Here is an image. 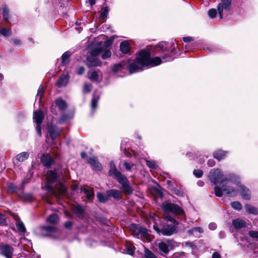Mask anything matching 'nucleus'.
Segmentation results:
<instances>
[{"label": "nucleus", "mask_w": 258, "mask_h": 258, "mask_svg": "<svg viewBox=\"0 0 258 258\" xmlns=\"http://www.w3.org/2000/svg\"><path fill=\"white\" fill-rule=\"evenodd\" d=\"M173 58L168 55L162 57L151 58L148 51L143 50L141 51L134 62L128 66V70L131 74L141 71L143 67H154L159 65L162 62L172 60Z\"/></svg>", "instance_id": "nucleus-1"}, {"label": "nucleus", "mask_w": 258, "mask_h": 258, "mask_svg": "<svg viewBox=\"0 0 258 258\" xmlns=\"http://www.w3.org/2000/svg\"><path fill=\"white\" fill-rule=\"evenodd\" d=\"M57 177L56 174L54 172L51 170L48 171L46 174L47 181L43 187V188L47 190L50 195L55 197L64 195L67 190L64 185L60 182L57 183L56 184L55 189L50 185V184L54 182Z\"/></svg>", "instance_id": "nucleus-2"}, {"label": "nucleus", "mask_w": 258, "mask_h": 258, "mask_svg": "<svg viewBox=\"0 0 258 258\" xmlns=\"http://www.w3.org/2000/svg\"><path fill=\"white\" fill-rule=\"evenodd\" d=\"M164 220L166 225L161 229L156 224L153 226L154 229L157 233L164 236H170L177 231V226L178 223L169 215H164Z\"/></svg>", "instance_id": "nucleus-3"}, {"label": "nucleus", "mask_w": 258, "mask_h": 258, "mask_svg": "<svg viewBox=\"0 0 258 258\" xmlns=\"http://www.w3.org/2000/svg\"><path fill=\"white\" fill-rule=\"evenodd\" d=\"M222 184L221 187L216 186L215 187L214 191L216 196L221 197L223 194H225L229 196L234 197L237 195V186L236 187H234L233 185L235 184L228 178L227 181Z\"/></svg>", "instance_id": "nucleus-4"}, {"label": "nucleus", "mask_w": 258, "mask_h": 258, "mask_svg": "<svg viewBox=\"0 0 258 258\" xmlns=\"http://www.w3.org/2000/svg\"><path fill=\"white\" fill-rule=\"evenodd\" d=\"M209 179L210 181L215 184H221L227 181L228 179L222 173L221 169L219 168L213 169L210 172Z\"/></svg>", "instance_id": "nucleus-5"}, {"label": "nucleus", "mask_w": 258, "mask_h": 258, "mask_svg": "<svg viewBox=\"0 0 258 258\" xmlns=\"http://www.w3.org/2000/svg\"><path fill=\"white\" fill-rule=\"evenodd\" d=\"M162 209L166 215L168 213H171L176 215H182L183 214V210L178 205L170 202H165L162 205Z\"/></svg>", "instance_id": "nucleus-6"}, {"label": "nucleus", "mask_w": 258, "mask_h": 258, "mask_svg": "<svg viewBox=\"0 0 258 258\" xmlns=\"http://www.w3.org/2000/svg\"><path fill=\"white\" fill-rule=\"evenodd\" d=\"M101 50L96 48L87 56L86 64L88 67H94L101 65V62L96 56L101 53Z\"/></svg>", "instance_id": "nucleus-7"}, {"label": "nucleus", "mask_w": 258, "mask_h": 258, "mask_svg": "<svg viewBox=\"0 0 258 258\" xmlns=\"http://www.w3.org/2000/svg\"><path fill=\"white\" fill-rule=\"evenodd\" d=\"M176 245V243L171 239H167L158 243L159 250L164 254H167L171 249H172Z\"/></svg>", "instance_id": "nucleus-8"}, {"label": "nucleus", "mask_w": 258, "mask_h": 258, "mask_svg": "<svg viewBox=\"0 0 258 258\" xmlns=\"http://www.w3.org/2000/svg\"><path fill=\"white\" fill-rule=\"evenodd\" d=\"M117 181L121 185V190L126 195H131L133 193V189L129 185V181L125 176H123Z\"/></svg>", "instance_id": "nucleus-9"}, {"label": "nucleus", "mask_w": 258, "mask_h": 258, "mask_svg": "<svg viewBox=\"0 0 258 258\" xmlns=\"http://www.w3.org/2000/svg\"><path fill=\"white\" fill-rule=\"evenodd\" d=\"M231 8V0H221V3L218 6V12L220 19H223V12L229 11Z\"/></svg>", "instance_id": "nucleus-10"}, {"label": "nucleus", "mask_w": 258, "mask_h": 258, "mask_svg": "<svg viewBox=\"0 0 258 258\" xmlns=\"http://www.w3.org/2000/svg\"><path fill=\"white\" fill-rule=\"evenodd\" d=\"M240 192L242 198L246 200H248L250 199V194L248 189L245 188L242 185L237 186V192Z\"/></svg>", "instance_id": "nucleus-11"}, {"label": "nucleus", "mask_w": 258, "mask_h": 258, "mask_svg": "<svg viewBox=\"0 0 258 258\" xmlns=\"http://www.w3.org/2000/svg\"><path fill=\"white\" fill-rule=\"evenodd\" d=\"M0 250L2 254L5 255L7 258H11L13 252V248L12 247L8 245H5L0 247Z\"/></svg>", "instance_id": "nucleus-12"}, {"label": "nucleus", "mask_w": 258, "mask_h": 258, "mask_svg": "<svg viewBox=\"0 0 258 258\" xmlns=\"http://www.w3.org/2000/svg\"><path fill=\"white\" fill-rule=\"evenodd\" d=\"M89 163L92 168L95 170L100 171L102 170V166L95 157L90 158L88 160Z\"/></svg>", "instance_id": "nucleus-13"}, {"label": "nucleus", "mask_w": 258, "mask_h": 258, "mask_svg": "<svg viewBox=\"0 0 258 258\" xmlns=\"http://www.w3.org/2000/svg\"><path fill=\"white\" fill-rule=\"evenodd\" d=\"M33 119L36 124H41L44 119L43 112L40 110H36L33 112Z\"/></svg>", "instance_id": "nucleus-14"}, {"label": "nucleus", "mask_w": 258, "mask_h": 258, "mask_svg": "<svg viewBox=\"0 0 258 258\" xmlns=\"http://www.w3.org/2000/svg\"><path fill=\"white\" fill-rule=\"evenodd\" d=\"M108 174L109 176H113L117 181L124 176L120 172L117 170L116 167H110Z\"/></svg>", "instance_id": "nucleus-15"}, {"label": "nucleus", "mask_w": 258, "mask_h": 258, "mask_svg": "<svg viewBox=\"0 0 258 258\" xmlns=\"http://www.w3.org/2000/svg\"><path fill=\"white\" fill-rule=\"evenodd\" d=\"M41 161L44 166L49 167L53 162V159L48 154H43L41 157Z\"/></svg>", "instance_id": "nucleus-16"}, {"label": "nucleus", "mask_w": 258, "mask_h": 258, "mask_svg": "<svg viewBox=\"0 0 258 258\" xmlns=\"http://www.w3.org/2000/svg\"><path fill=\"white\" fill-rule=\"evenodd\" d=\"M69 76L68 75H62L56 83V86L61 88L66 86L69 82Z\"/></svg>", "instance_id": "nucleus-17"}, {"label": "nucleus", "mask_w": 258, "mask_h": 258, "mask_svg": "<svg viewBox=\"0 0 258 258\" xmlns=\"http://www.w3.org/2000/svg\"><path fill=\"white\" fill-rule=\"evenodd\" d=\"M106 195L108 197H113L116 200H120L121 198L120 191L115 189L107 190Z\"/></svg>", "instance_id": "nucleus-18"}, {"label": "nucleus", "mask_w": 258, "mask_h": 258, "mask_svg": "<svg viewBox=\"0 0 258 258\" xmlns=\"http://www.w3.org/2000/svg\"><path fill=\"white\" fill-rule=\"evenodd\" d=\"M48 133L50 138L54 140L59 135L60 130L54 126H49L48 127Z\"/></svg>", "instance_id": "nucleus-19"}, {"label": "nucleus", "mask_w": 258, "mask_h": 258, "mask_svg": "<svg viewBox=\"0 0 258 258\" xmlns=\"http://www.w3.org/2000/svg\"><path fill=\"white\" fill-rule=\"evenodd\" d=\"M234 227L236 229H240L245 226L246 222L242 219L238 218L232 221Z\"/></svg>", "instance_id": "nucleus-20"}, {"label": "nucleus", "mask_w": 258, "mask_h": 258, "mask_svg": "<svg viewBox=\"0 0 258 258\" xmlns=\"http://www.w3.org/2000/svg\"><path fill=\"white\" fill-rule=\"evenodd\" d=\"M140 227V226H139L135 224H132L130 225V229L134 236L139 238Z\"/></svg>", "instance_id": "nucleus-21"}, {"label": "nucleus", "mask_w": 258, "mask_h": 258, "mask_svg": "<svg viewBox=\"0 0 258 258\" xmlns=\"http://www.w3.org/2000/svg\"><path fill=\"white\" fill-rule=\"evenodd\" d=\"M130 44L127 41H125L120 43V50L122 53L124 54L128 53L130 51Z\"/></svg>", "instance_id": "nucleus-22"}, {"label": "nucleus", "mask_w": 258, "mask_h": 258, "mask_svg": "<svg viewBox=\"0 0 258 258\" xmlns=\"http://www.w3.org/2000/svg\"><path fill=\"white\" fill-rule=\"evenodd\" d=\"M70 52L69 51L65 52L61 56V63L63 65L68 64L70 62Z\"/></svg>", "instance_id": "nucleus-23"}, {"label": "nucleus", "mask_w": 258, "mask_h": 258, "mask_svg": "<svg viewBox=\"0 0 258 258\" xmlns=\"http://www.w3.org/2000/svg\"><path fill=\"white\" fill-rule=\"evenodd\" d=\"M226 156V152L221 150H218L214 153V157L218 160L223 159Z\"/></svg>", "instance_id": "nucleus-24"}, {"label": "nucleus", "mask_w": 258, "mask_h": 258, "mask_svg": "<svg viewBox=\"0 0 258 258\" xmlns=\"http://www.w3.org/2000/svg\"><path fill=\"white\" fill-rule=\"evenodd\" d=\"M29 154L28 152H24L16 156V159L19 162H23L26 160L29 157Z\"/></svg>", "instance_id": "nucleus-25"}, {"label": "nucleus", "mask_w": 258, "mask_h": 258, "mask_svg": "<svg viewBox=\"0 0 258 258\" xmlns=\"http://www.w3.org/2000/svg\"><path fill=\"white\" fill-rule=\"evenodd\" d=\"M89 78L92 81H98L100 79L99 75L96 71L91 72L89 74Z\"/></svg>", "instance_id": "nucleus-26"}, {"label": "nucleus", "mask_w": 258, "mask_h": 258, "mask_svg": "<svg viewBox=\"0 0 258 258\" xmlns=\"http://www.w3.org/2000/svg\"><path fill=\"white\" fill-rule=\"evenodd\" d=\"M55 103L60 109L63 110L67 107L66 103L60 98L57 99L55 100Z\"/></svg>", "instance_id": "nucleus-27"}, {"label": "nucleus", "mask_w": 258, "mask_h": 258, "mask_svg": "<svg viewBox=\"0 0 258 258\" xmlns=\"http://www.w3.org/2000/svg\"><path fill=\"white\" fill-rule=\"evenodd\" d=\"M245 208L246 209V212H247L249 213L252 214H257L258 212L256 208L250 206L249 205H245Z\"/></svg>", "instance_id": "nucleus-28"}, {"label": "nucleus", "mask_w": 258, "mask_h": 258, "mask_svg": "<svg viewBox=\"0 0 258 258\" xmlns=\"http://www.w3.org/2000/svg\"><path fill=\"white\" fill-rule=\"evenodd\" d=\"M97 197L98 199V201L102 203H106L108 201L109 198L107 195L105 196L101 192H98L97 194Z\"/></svg>", "instance_id": "nucleus-29"}, {"label": "nucleus", "mask_w": 258, "mask_h": 258, "mask_svg": "<svg viewBox=\"0 0 258 258\" xmlns=\"http://www.w3.org/2000/svg\"><path fill=\"white\" fill-rule=\"evenodd\" d=\"M16 227L20 232L24 233L26 231V228L23 223L21 221H18L16 223Z\"/></svg>", "instance_id": "nucleus-30"}, {"label": "nucleus", "mask_w": 258, "mask_h": 258, "mask_svg": "<svg viewBox=\"0 0 258 258\" xmlns=\"http://www.w3.org/2000/svg\"><path fill=\"white\" fill-rule=\"evenodd\" d=\"M58 221V217L56 214H52L47 218V221L53 224H56Z\"/></svg>", "instance_id": "nucleus-31"}, {"label": "nucleus", "mask_w": 258, "mask_h": 258, "mask_svg": "<svg viewBox=\"0 0 258 258\" xmlns=\"http://www.w3.org/2000/svg\"><path fill=\"white\" fill-rule=\"evenodd\" d=\"M83 191L84 192V194H86V197L88 200H91L94 198V194L93 192L92 191H90L88 188H84L83 189Z\"/></svg>", "instance_id": "nucleus-32"}, {"label": "nucleus", "mask_w": 258, "mask_h": 258, "mask_svg": "<svg viewBox=\"0 0 258 258\" xmlns=\"http://www.w3.org/2000/svg\"><path fill=\"white\" fill-rule=\"evenodd\" d=\"M109 9L108 7H106L104 9H102L100 12V16L102 19H105L107 18Z\"/></svg>", "instance_id": "nucleus-33"}, {"label": "nucleus", "mask_w": 258, "mask_h": 258, "mask_svg": "<svg viewBox=\"0 0 258 258\" xmlns=\"http://www.w3.org/2000/svg\"><path fill=\"white\" fill-rule=\"evenodd\" d=\"M204 232L203 229L202 228L200 227H197L191 229H190L188 231V233L190 235L195 234V233L198 232L199 233H202Z\"/></svg>", "instance_id": "nucleus-34"}, {"label": "nucleus", "mask_w": 258, "mask_h": 258, "mask_svg": "<svg viewBox=\"0 0 258 258\" xmlns=\"http://www.w3.org/2000/svg\"><path fill=\"white\" fill-rule=\"evenodd\" d=\"M139 231V235H141L143 237L146 238H148L149 234L146 228H143L142 227H140Z\"/></svg>", "instance_id": "nucleus-35"}, {"label": "nucleus", "mask_w": 258, "mask_h": 258, "mask_svg": "<svg viewBox=\"0 0 258 258\" xmlns=\"http://www.w3.org/2000/svg\"><path fill=\"white\" fill-rule=\"evenodd\" d=\"M123 67V64L121 63H118L114 64L112 68V70L114 73H117L120 71Z\"/></svg>", "instance_id": "nucleus-36"}, {"label": "nucleus", "mask_w": 258, "mask_h": 258, "mask_svg": "<svg viewBox=\"0 0 258 258\" xmlns=\"http://www.w3.org/2000/svg\"><path fill=\"white\" fill-rule=\"evenodd\" d=\"M97 48L101 50V52L103 51V52L102 53V54L101 55V57L103 59H106V58H109L110 57V56L111 55V53L110 50H103L98 47Z\"/></svg>", "instance_id": "nucleus-37"}, {"label": "nucleus", "mask_w": 258, "mask_h": 258, "mask_svg": "<svg viewBox=\"0 0 258 258\" xmlns=\"http://www.w3.org/2000/svg\"><path fill=\"white\" fill-rule=\"evenodd\" d=\"M73 210L74 212L79 215H81L83 213V209L81 206L79 205H75L73 207Z\"/></svg>", "instance_id": "nucleus-38"}, {"label": "nucleus", "mask_w": 258, "mask_h": 258, "mask_svg": "<svg viewBox=\"0 0 258 258\" xmlns=\"http://www.w3.org/2000/svg\"><path fill=\"white\" fill-rule=\"evenodd\" d=\"M233 209L240 211L242 209V205L239 202H234L231 204Z\"/></svg>", "instance_id": "nucleus-39"}, {"label": "nucleus", "mask_w": 258, "mask_h": 258, "mask_svg": "<svg viewBox=\"0 0 258 258\" xmlns=\"http://www.w3.org/2000/svg\"><path fill=\"white\" fill-rule=\"evenodd\" d=\"M145 256L146 258H157L151 251L146 248L145 249Z\"/></svg>", "instance_id": "nucleus-40"}, {"label": "nucleus", "mask_w": 258, "mask_h": 258, "mask_svg": "<svg viewBox=\"0 0 258 258\" xmlns=\"http://www.w3.org/2000/svg\"><path fill=\"white\" fill-rule=\"evenodd\" d=\"M146 164L148 167L151 169H156L157 168V165L156 163L154 161H146Z\"/></svg>", "instance_id": "nucleus-41"}, {"label": "nucleus", "mask_w": 258, "mask_h": 258, "mask_svg": "<svg viewBox=\"0 0 258 258\" xmlns=\"http://www.w3.org/2000/svg\"><path fill=\"white\" fill-rule=\"evenodd\" d=\"M44 93V88L42 86H40L38 89L36 96V98H39V100L40 101L42 97L43 96Z\"/></svg>", "instance_id": "nucleus-42"}, {"label": "nucleus", "mask_w": 258, "mask_h": 258, "mask_svg": "<svg viewBox=\"0 0 258 258\" xmlns=\"http://www.w3.org/2000/svg\"><path fill=\"white\" fill-rule=\"evenodd\" d=\"M0 33L5 36H9L11 35V32L6 28L0 29Z\"/></svg>", "instance_id": "nucleus-43"}, {"label": "nucleus", "mask_w": 258, "mask_h": 258, "mask_svg": "<svg viewBox=\"0 0 258 258\" xmlns=\"http://www.w3.org/2000/svg\"><path fill=\"white\" fill-rule=\"evenodd\" d=\"M98 99H99L98 96H97L96 97H94L92 98V102H91V107L93 109H95L96 108Z\"/></svg>", "instance_id": "nucleus-44"}, {"label": "nucleus", "mask_w": 258, "mask_h": 258, "mask_svg": "<svg viewBox=\"0 0 258 258\" xmlns=\"http://www.w3.org/2000/svg\"><path fill=\"white\" fill-rule=\"evenodd\" d=\"M217 11L215 9H211L208 12V16L211 18H214L217 15Z\"/></svg>", "instance_id": "nucleus-45"}, {"label": "nucleus", "mask_w": 258, "mask_h": 258, "mask_svg": "<svg viewBox=\"0 0 258 258\" xmlns=\"http://www.w3.org/2000/svg\"><path fill=\"white\" fill-rule=\"evenodd\" d=\"M166 45H167V43L165 42H162L159 43L158 44V47L159 48V50H161V51L166 50Z\"/></svg>", "instance_id": "nucleus-46"}, {"label": "nucleus", "mask_w": 258, "mask_h": 258, "mask_svg": "<svg viewBox=\"0 0 258 258\" xmlns=\"http://www.w3.org/2000/svg\"><path fill=\"white\" fill-rule=\"evenodd\" d=\"M123 166L126 170L131 171L132 168L135 166V165L134 164H131L127 162H124L123 163Z\"/></svg>", "instance_id": "nucleus-47"}, {"label": "nucleus", "mask_w": 258, "mask_h": 258, "mask_svg": "<svg viewBox=\"0 0 258 258\" xmlns=\"http://www.w3.org/2000/svg\"><path fill=\"white\" fill-rule=\"evenodd\" d=\"M16 187L15 185L11 183L8 185V191L9 192L12 193L16 191Z\"/></svg>", "instance_id": "nucleus-48"}, {"label": "nucleus", "mask_w": 258, "mask_h": 258, "mask_svg": "<svg viewBox=\"0 0 258 258\" xmlns=\"http://www.w3.org/2000/svg\"><path fill=\"white\" fill-rule=\"evenodd\" d=\"M42 229L46 232H54L55 231V229L52 226H44L42 227Z\"/></svg>", "instance_id": "nucleus-49"}, {"label": "nucleus", "mask_w": 258, "mask_h": 258, "mask_svg": "<svg viewBox=\"0 0 258 258\" xmlns=\"http://www.w3.org/2000/svg\"><path fill=\"white\" fill-rule=\"evenodd\" d=\"M249 235L250 237L258 239V232L256 231L250 230L249 231Z\"/></svg>", "instance_id": "nucleus-50"}, {"label": "nucleus", "mask_w": 258, "mask_h": 258, "mask_svg": "<svg viewBox=\"0 0 258 258\" xmlns=\"http://www.w3.org/2000/svg\"><path fill=\"white\" fill-rule=\"evenodd\" d=\"M91 85L85 84L83 87V91L85 93H88L91 91Z\"/></svg>", "instance_id": "nucleus-51"}, {"label": "nucleus", "mask_w": 258, "mask_h": 258, "mask_svg": "<svg viewBox=\"0 0 258 258\" xmlns=\"http://www.w3.org/2000/svg\"><path fill=\"white\" fill-rule=\"evenodd\" d=\"M194 175L198 178L201 177L203 173L201 170H195L193 172Z\"/></svg>", "instance_id": "nucleus-52"}, {"label": "nucleus", "mask_w": 258, "mask_h": 258, "mask_svg": "<svg viewBox=\"0 0 258 258\" xmlns=\"http://www.w3.org/2000/svg\"><path fill=\"white\" fill-rule=\"evenodd\" d=\"M41 124H36V132L37 133V134L40 137L41 136V126H40Z\"/></svg>", "instance_id": "nucleus-53"}, {"label": "nucleus", "mask_w": 258, "mask_h": 258, "mask_svg": "<svg viewBox=\"0 0 258 258\" xmlns=\"http://www.w3.org/2000/svg\"><path fill=\"white\" fill-rule=\"evenodd\" d=\"M8 13H9L7 9H4L3 10V17H4V19L5 20H7L8 18Z\"/></svg>", "instance_id": "nucleus-54"}, {"label": "nucleus", "mask_w": 258, "mask_h": 258, "mask_svg": "<svg viewBox=\"0 0 258 258\" xmlns=\"http://www.w3.org/2000/svg\"><path fill=\"white\" fill-rule=\"evenodd\" d=\"M217 228V225L215 223H211L209 225V228L211 230H214Z\"/></svg>", "instance_id": "nucleus-55"}, {"label": "nucleus", "mask_w": 258, "mask_h": 258, "mask_svg": "<svg viewBox=\"0 0 258 258\" xmlns=\"http://www.w3.org/2000/svg\"><path fill=\"white\" fill-rule=\"evenodd\" d=\"M112 42H113V40H111V39H109V40H107L105 41L104 42L105 46L106 47L110 46L112 44Z\"/></svg>", "instance_id": "nucleus-56"}, {"label": "nucleus", "mask_w": 258, "mask_h": 258, "mask_svg": "<svg viewBox=\"0 0 258 258\" xmlns=\"http://www.w3.org/2000/svg\"><path fill=\"white\" fill-rule=\"evenodd\" d=\"M5 216L0 214V225H3L5 223Z\"/></svg>", "instance_id": "nucleus-57"}, {"label": "nucleus", "mask_w": 258, "mask_h": 258, "mask_svg": "<svg viewBox=\"0 0 258 258\" xmlns=\"http://www.w3.org/2000/svg\"><path fill=\"white\" fill-rule=\"evenodd\" d=\"M209 167H213L215 164V162L213 159L209 160L207 163Z\"/></svg>", "instance_id": "nucleus-58"}, {"label": "nucleus", "mask_w": 258, "mask_h": 258, "mask_svg": "<svg viewBox=\"0 0 258 258\" xmlns=\"http://www.w3.org/2000/svg\"><path fill=\"white\" fill-rule=\"evenodd\" d=\"M84 68L83 67H80L79 68L78 70V71H77V73L78 75H82L84 73Z\"/></svg>", "instance_id": "nucleus-59"}, {"label": "nucleus", "mask_w": 258, "mask_h": 258, "mask_svg": "<svg viewBox=\"0 0 258 258\" xmlns=\"http://www.w3.org/2000/svg\"><path fill=\"white\" fill-rule=\"evenodd\" d=\"M126 252H127V253H128L130 255H133L134 253V249L132 247L127 248H126Z\"/></svg>", "instance_id": "nucleus-60"}, {"label": "nucleus", "mask_w": 258, "mask_h": 258, "mask_svg": "<svg viewBox=\"0 0 258 258\" xmlns=\"http://www.w3.org/2000/svg\"><path fill=\"white\" fill-rule=\"evenodd\" d=\"M67 119V117L65 115H63L59 119V122L60 123H62L64 122Z\"/></svg>", "instance_id": "nucleus-61"}, {"label": "nucleus", "mask_w": 258, "mask_h": 258, "mask_svg": "<svg viewBox=\"0 0 258 258\" xmlns=\"http://www.w3.org/2000/svg\"><path fill=\"white\" fill-rule=\"evenodd\" d=\"M192 40H193L192 38L190 37H186L183 38V40L185 42H188L192 41Z\"/></svg>", "instance_id": "nucleus-62"}, {"label": "nucleus", "mask_w": 258, "mask_h": 258, "mask_svg": "<svg viewBox=\"0 0 258 258\" xmlns=\"http://www.w3.org/2000/svg\"><path fill=\"white\" fill-rule=\"evenodd\" d=\"M72 225V222L70 221H67L64 223V226L67 228H70Z\"/></svg>", "instance_id": "nucleus-63"}, {"label": "nucleus", "mask_w": 258, "mask_h": 258, "mask_svg": "<svg viewBox=\"0 0 258 258\" xmlns=\"http://www.w3.org/2000/svg\"><path fill=\"white\" fill-rule=\"evenodd\" d=\"M212 257L213 258H220V255L218 252H215L213 253V254L212 255Z\"/></svg>", "instance_id": "nucleus-64"}]
</instances>
